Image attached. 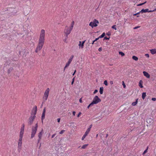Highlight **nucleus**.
<instances>
[{
	"label": "nucleus",
	"mask_w": 156,
	"mask_h": 156,
	"mask_svg": "<svg viewBox=\"0 0 156 156\" xmlns=\"http://www.w3.org/2000/svg\"><path fill=\"white\" fill-rule=\"evenodd\" d=\"M45 31L44 29H41L40 31L38 40L37 44L35 51L38 52L42 48L45 41Z\"/></svg>",
	"instance_id": "nucleus-1"
},
{
	"label": "nucleus",
	"mask_w": 156,
	"mask_h": 156,
	"mask_svg": "<svg viewBox=\"0 0 156 156\" xmlns=\"http://www.w3.org/2000/svg\"><path fill=\"white\" fill-rule=\"evenodd\" d=\"M37 107L35 106L32 109L31 114V116L29 119V123L31 124L32 123L34 119H35L36 116L35 115L37 113Z\"/></svg>",
	"instance_id": "nucleus-2"
},
{
	"label": "nucleus",
	"mask_w": 156,
	"mask_h": 156,
	"mask_svg": "<svg viewBox=\"0 0 156 156\" xmlns=\"http://www.w3.org/2000/svg\"><path fill=\"white\" fill-rule=\"evenodd\" d=\"M74 24V22L73 21L71 26L69 27L68 26H66L65 27V28L64 30V33L65 35L67 37L68 35L70 33L72 30L73 26Z\"/></svg>",
	"instance_id": "nucleus-3"
},
{
	"label": "nucleus",
	"mask_w": 156,
	"mask_h": 156,
	"mask_svg": "<svg viewBox=\"0 0 156 156\" xmlns=\"http://www.w3.org/2000/svg\"><path fill=\"white\" fill-rule=\"evenodd\" d=\"M99 23V22L98 20L94 19L93 21L90 23L89 25L92 28H93L94 27H97Z\"/></svg>",
	"instance_id": "nucleus-4"
},
{
	"label": "nucleus",
	"mask_w": 156,
	"mask_h": 156,
	"mask_svg": "<svg viewBox=\"0 0 156 156\" xmlns=\"http://www.w3.org/2000/svg\"><path fill=\"white\" fill-rule=\"evenodd\" d=\"M50 91V89L49 88H47L45 90L43 97V99L45 101H46L47 99L49 92Z\"/></svg>",
	"instance_id": "nucleus-5"
},
{
	"label": "nucleus",
	"mask_w": 156,
	"mask_h": 156,
	"mask_svg": "<svg viewBox=\"0 0 156 156\" xmlns=\"http://www.w3.org/2000/svg\"><path fill=\"white\" fill-rule=\"evenodd\" d=\"M101 101V100L100 98H99L98 96H95L94 98L93 101L91 102L92 104L94 105V104H96L98 103L99 102H100Z\"/></svg>",
	"instance_id": "nucleus-6"
},
{
	"label": "nucleus",
	"mask_w": 156,
	"mask_h": 156,
	"mask_svg": "<svg viewBox=\"0 0 156 156\" xmlns=\"http://www.w3.org/2000/svg\"><path fill=\"white\" fill-rule=\"evenodd\" d=\"M22 138H19L18 144V150L20 152L22 147Z\"/></svg>",
	"instance_id": "nucleus-7"
},
{
	"label": "nucleus",
	"mask_w": 156,
	"mask_h": 156,
	"mask_svg": "<svg viewBox=\"0 0 156 156\" xmlns=\"http://www.w3.org/2000/svg\"><path fill=\"white\" fill-rule=\"evenodd\" d=\"M37 130V127H33L32 129V132L31 138H32L34 137Z\"/></svg>",
	"instance_id": "nucleus-8"
},
{
	"label": "nucleus",
	"mask_w": 156,
	"mask_h": 156,
	"mask_svg": "<svg viewBox=\"0 0 156 156\" xmlns=\"http://www.w3.org/2000/svg\"><path fill=\"white\" fill-rule=\"evenodd\" d=\"M24 132V127H22L20 129V133L19 138H23Z\"/></svg>",
	"instance_id": "nucleus-9"
},
{
	"label": "nucleus",
	"mask_w": 156,
	"mask_h": 156,
	"mask_svg": "<svg viewBox=\"0 0 156 156\" xmlns=\"http://www.w3.org/2000/svg\"><path fill=\"white\" fill-rule=\"evenodd\" d=\"M143 73L144 76H145L147 78H150V75L147 72H146V71H143Z\"/></svg>",
	"instance_id": "nucleus-10"
},
{
	"label": "nucleus",
	"mask_w": 156,
	"mask_h": 156,
	"mask_svg": "<svg viewBox=\"0 0 156 156\" xmlns=\"http://www.w3.org/2000/svg\"><path fill=\"white\" fill-rule=\"evenodd\" d=\"M150 51L152 54L154 55L156 54V48L151 49Z\"/></svg>",
	"instance_id": "nucleus-11"
},
{
	"label": "nucleus",
	"mask_w": 156,
	"mask_h": 156,
	"mask_svg": "<svg viewBox=\"0 0 156 156\" xmlns=\"http://www.w3.org/2000/svg\"><path fill=\"white\" fill-rule=\"evenodd\" d=\"M148 9H142L140 11V12H141V13H142L144 12H148Z\"/></svg>",
	"instance_id": "nucleus-12"
},
{
	"label": "nucleus",
	"mask_w": 156,
	"mask_h": 156,
	"mask_svg": "<svg viewBox=\"0 0 156 156\" xmlns=\"http://www.w3.org/2000/svg\"><path fill=\"white\" fill-rule=\"evenodd\" d=\"M71 63L68 62L66 63L64 69V71L67 67L69 66Z\"/></svg>",
	"instance_id": "nucleus-13"
},
{
	"label": "nucleus",
	"mask_w": 156,
	"mask_h": 156,
	"mask_svg": "<svg viewBox=\"0 0 156 156\" xmlns=\"http://www.w3.org/2000/svg\"><path fill=\"white\" fill-rule=\"evenodd\" d=\"M74 57V55H72L70 58L69 59L68 62L71 63L72 61L73 60V59Z\"/></svg>",
	"instance_id": "nucleus-14"
},
{
	"label": "nucleus",
	"mask_w": 156,
	"mask_h": 156,
	"mask_svg": "<svg viewBox=\"0 0 156 156\" xmlns=\"http://www.w3.org/2000/svg\"><path fill=\"white\" fill-rule=\"evenodd\" d=\"M43 133V130H42L38 134V136L39 138H41L42 136V134Z\"/></svg>",
	"instance_id": "nucleus-15"
},
{
	"label": "nucleus",
	"mask_w": 156,
	"mask_h": 156,
	"mask_svg": "<svg viewBox=\"0 0 156 156\" xmlns=\"http://www.w3.org/2000/svg\"><path fill=\"white\" fill-rule=\"evenodd\" d=\"M143 81L142 80H140L139 83V86L140 88H143V86L142 85Z\"/></svg>",
	"instance_id": "nucleus-16"
},
{
	"label": "nucleus",
	"mask_w": 156,
	"mask_h": 156,
	"mask_svg": "<svg viewBox=\"0 0 156 156\" xmlns=\"http://www.w3.org/2000/svg\"><path fill=\"white\" fill-rule=\"evenodd\" d=\"M103 87H101L100 88V93L101 94H102L103 93Z\"/></svg>",
	"instance_id": "nucleus-17"
},
{
	"label": "nucleus",
	"mask_w": 156,
	"mask_h": 156,
	"mask_svg": "<svg viewBox=\"0 0 156 156\" xmlns=\"http://www.w3.org/2000/svg\"><path fill=\"white\" fill-rule=\"evenodd\" d=\"M90 127H89L86 130L85 134V135H87L89 133V131H90Z\"/></svg>",
	"instance_id": "nucleus-18"
},
{
	"label": "nucleus",
	"mask_w": 156,
	"mask_h": 156,
	"mask_svg": "<svg viewBox=\"0 0 156 156\" xmlns=\"http://www.w3.org/2000/svg\"><path fill=\"white\" fill-rule=\"evenodd\" d=\"M85 42V41H83L81 43V47L80 48L82 49L84 47V44Z\"/></svg>",
	"instance_id": "nucleus-19"
},
{
	"label": "nucleus",
	"mask_w": 156,
	"mask_h": 156,
	"mask_svg": "<svg viewBox=\"0 0 156 156\" xmlns=\"http://www.w3.org/2000/svg\"><path fill=\"white\" fill-rule=\"evenodd\" d=\"M146 93L143 92L142 94V98L143 99H144L146 96Z\"/></svg>",
	"instance_id": "nucleus-20"
},
{
	"label": "nucleus",
	"mask_w": 156,
	"mask_h": 156,
	"mask_svg": "<svg viewBox=\"0 0 156 156\" xmlns=\"http://www.w3.org/2000/svg\"><path fill=\"white\" fill-rule=\"evenodd\" d=\"M137 102H138V99H137L136 100V101L135 102L132 103V105L133 106L136 105L137 104Z\"/></svg>",
	"instance_id": "nucleus-21"
},
{
	"label": "nucleus",
	"mask_w": 156,
	"mask_h": 156,
	"mask_svg": "<svg viewBox=\"0 0 156 156\" xmlns=\"http://www.w3.org/2000/svg\"><path fill=\"white\" fill-rule=\"evenodd\" d=\"M132 58L135 61H137L138 60V58L135 56H133Z\"/></svg>",
	"instance_id": "nucleus-22"
},
{
	"label": "nucleus",
	"mask_w": 156,
	"mask_h": 156,
	"mask_svg": "<svg viewBox=\"0 0 156 156\" xmlns=\"http://www.w3.org/2000/svg\"><path fill=\"white\" fill-rule=\"evenodd\" d=\"M147 122H149L150 123L152 122H153V120L149 118L147 119Z\"/></svg>",
	"instance_id": "nucleus-23"
},
{
	"label": "nucleus",
	"mask_w": 156,
	"mask_h": 156,
	"mask_svg": "<svg viewBox=\"0 0 156 156\" xmlns=\"http://www.w3.org/2000/svg\"><path fill=\"white\" fill-rule=\"evenodd\" d=\"M105 35V33H103L99 37L100 38H102L104 37Z\"/></svg>",
	"instance_id": "nucleus-24"
},
{
	"label": "nucleus",
	"mask_w": 156,
	"mask_h": 156,
	"mask_svg": "<svg viewBox=\"0 0 156 156\" xmlns=\"http://www.w3.org/2000/svg\"><path fill=\"white\" fill-rule=\"evenodd\" d=\"M119 54L121 55L122 57L123 56L125 55L124 53L121 51H119Z\"/></svg>",
	"instance_id": "nucleus-25"
},
{
	"label": "nucleus",
	"mask_w": 156,
	"mask_h": 156,
	"mask_svg": "<svg viewBox=\"0 0 156 156\" xmlns=\"http://www.w3.org/2000/svg\"><path fill=\"white\" fill-rule=\"evenodd\" d=\"M88 146V144H84L83 145L81 148L83 149H85L86 148V147Z\"/></svg>",
	"instance_id": "nucleus-26"
},
{
	"label": "nucleus",
	"mask_w": 156,
	"mask_h": 156,
	"mask_svg": "<svg viewBox=\"0 0 156 156\" xmlns=\"http://www.w3.org/2000/svg\"><path fill=\"white\" fill-rule=\"evenodd\" d=\"M112 29H115V30H117V28H116V25H113V26H112Z\"/></svg>",
	"instance_id": "nucleus-27"
},
{
	"label": "nucleus",
	"mask_w": 156,
	"mask_h": 156,
	"mask_svg": "<svg viewBox=\"0 0 156 156\" xmlns=\"http://www.w3.org/2000/svg\"><path fill=\"white\" fill-rule=\"evenodd\" d=\"M45 115V114L42 113L41 116L42 120H43V119H44Z\"/></svg>",
	"instance_id": "nucleus-28"
},
{
	"label": "nucleus",
	"mask_w": 156,
	"mask_h": 156,
	"mask_svg": "<svg viewBox=\"0 0 156 156\" xmlns=\"http://www.w3.org/2000/svg\"><path fill=\"white\" fill-rule=\"evenodd\" d=\"M87 135H85V134H84L83 135V137H82V139H81V140H83L85 138V137H86V136H87Z\"/></svg>",
	"instance_id": "nucleus-29"
},
{
	"label": "nucleus",
	"mask_w": 156,
	"mask_h": 156,
	"mask_svg": "<svg viewBox=\"0 0 156 156\" xmlns=\"http://www.w3.org/2000/svg\"><path fill=\"white\" fill-rule=\"evenodd\" d=\"M104 84L106 86H107L108 84L107 81L106 80L104 81Z\"/></svg>",
	"instance_id": "nucleus-30"
},
{
	"label": "nucleus",
	"mask_w": 156,
	"mask_h": 156,
	"mask_svg": "<svg viewBox=\"0 0 156 156\" xmlns=\"http://www.w3.org/2000/svg\"><path fill=\"white\" fill-rule=\"evenodd\" d=\"M93 105L92 104V103L90 104L87 107V108H89L90 107L92 106Z\"/></svg>",
	"instance_id": "nucleus-31"
},
{
	"label": "nucleus",
	"mask_w": 156,
	"mask_h": 156,
	"mask_svg": "<svg viewBox=\"0 0 156 156\" xmlns=\"http://www.w3.org/2000/svg\"><path fill=\"white\" fill-rule=\"evenodd\" d=\"M67 38H68V36L67 37H66V36L65 38V39H64L63 40L66 43H67Z\"/></svg>",
	"instance_id": "nucleus-32"
},
{
	"label": "nucleus",
	"mask_w": 156,
	"mask_h": 156,
	"mask_svg": "<svg viewBox=\"0 0 156 156\" xmlns=\"http://www.w3.org/2000/svg\"><path fill=\"white\" fill-rule=\"evenodd\" d=\"M146 2H145L144 3L140 4L138 5L137 6H141V5L144 4H145Z\"/></svg>",
	"instance_id": "nucleus-33"
},
{
	"label": "nucleus",
	"mask_w": 156,
	"mask_h": 156,
	"mask_svg": "<svg viewBox=\"0 0 156 156\" xmlns=\"http://www.w3.org/2000/svg\"><path fill=\"white\" fill-rule=\"evenodd\" d=\"M148 148V147H147V149L146 150H145L144 151V152H143V154H145V153H146L147 152Z\"/></svg>",
	"instance_id": "nucleus-34"
},
{
	"label": "nucleus",
	"mask_w": 156,
	"mask_h": 156,
	"mask_svg": "<svg viewBox=\"0 0 156 156\" xmlns=\"http://www.w3.org/2000/svg\"><path fill=\"white\" fill-rule=\"evenodd\" d=\"M156 11V8H155L154 10H148V12H154V11Z\"/></svg>",
	"instance_id": "nucleus-35"
},
{
	"label": "nucleus",
	"mask_w": 156,
	"mask_h": 156,
	"mask_svg": "<svg viewBox=\"0 0 156 156\" xmlns=\"http://www.w3.org/2000/svg\"><path fill=\"white\" fill-rule=\"evenodd\" d=\"M140 27V26H137V27H134L133 28V29H136L139 28Z\"/></svg>",
	"instance_id": "nucleus-36"
},
{
	"label": "nucleus",
	"mask_w": 156,
	"mask_h": 156,
	"mask_svg": "<svg viewBox=\"0 0 156 156\" xmlns=\"http://www.w3.org/2000/svg\"><path fill=\"white\" fill-rule=\"evenodd\" d=\"M81 114L82 113L81 112H80L77 115V117H79L81 115Z\"/></svg>",
	"instance_id": "nucleus-37"
},
{
	"label": "nucleus",
	"mask_w": 156,
	"mask_h": 156,
	"mask_svg": "<svg viewBox=\"0 0 156 156\" xmlns=\"http://www.w3.org/2000/svg\"><path fill=\"white\" fill-rule=\"evenodd\" d=\"M65 131V130H62L59 133L60 134H62Z\"/></svg>",
	"instance_id": "nucleus-38"
},
{
	"label": "nucleus",
	"mask_w": 156,
	"mask_h": 156,
	"mask_svg": "<svg viewBox=\"0 0 156 156\" xmlns=\"http://www.w3.org/2000/svg\"><path fill=\"white\" fill-rule=\"evenodd\" d=\"M145 55L147 58H149V55L148 54H146Z\"/></svg>",
	"instance_id": "nucleus-39"
},
{
	"label": "nucleus",
	"mask_w": 156,
	"mask_h": 156,
	"mask_svg": "<svg viewBox=\"0 0 156 156\" xmlns=\"http://www.w3.org/2000/svg\"><path fill=\"white\" fill-rule=\"evenodd\" d=\"M81 41H80L79 42V44L78 45H79V46H80V47H81Z\"/></svg>",
	"instance_id": "nucleus-40"
},
{
	"label": "nucleus",
	"mask_w": 156,
	"mask_h": 156,
	"mask_svg": "<svg viewBox=\"0 0 156 156\" xmlns=\"http://www.w3.org/2000/svg\"><path fill=\"white\" fill-rule=\"evenodd\" d=\"M45 108H44L43 110L42 113L45 114Z\"/></svg>",
	"instance_id": "nucleus-41"
},
{
	"label": "nucleus",
	"mask_w": 156,
	"mask_h": 156,
	"mask_svg": "<svg viewBox=\"0 0 156 156\" xmlns=\"http://www.w3.org/2000/svg\"><path fill=\"white\" fill-rule=\"evenodd\" d=\"M98 92V90H95L94 92V94H95Z\"/></svg>",
	"instance_id": "nucleus-42"
},
{
	"label": "nucleus",
	"mask_w": 156,
	"mask_h": 156,
	"mask_svg": "<svg viewBox=\"0 0 156 156\" xmlns=\"http://www.w3.org/2000/svg\"><path fill=\"white\" fill-rule=\"evenodd\" d=\"M151 99L152 101H156V98H152Z\"/></svg>",
	"instance_id": "nucleus-43"
},
{
	"label": "nucleus",
	"mask_w": 156,
	"mask_h": 156,
	"mask_svg": "<svg viewBox=\"0 0 156 156\" xmlns=\"http://www.w3.org/2000/svg\"><path fill=\"white\" fill-rule=\"evenodd\" d=\"M109 38L107 37H105L104 38V40L106 39V40H109Z\"/></svg>",
	"instance_id": "nucleus-44"
},
{
	"label": "nucleus",
	"mask_w": 156,
	"mask_h": 156,
	"mask_svg": "<svg viewBox=\"0 0 156 156\" xmlns=\"http://www.w3.org/2000/svg\"><path fill=\"white\" fill-rule=\"evenodd\" d=\"M110 83L111 85L113 84V82L112 81H110Z\"/></svg>",
	"instance_id": "nucleus-45"
},
{
	"label": "nucleus",
	"mask_w": 156,
	"mask_h": 156,
	"mask_svg": "<svg viewBox=\"0 0 156 156\" xmlns=\"http://www.w3.org/2000/svg\"><path fill=\"white\" fill-rule=\"evenodd\" d=\"M123 87L124 88H125L126 86V85L125 84H124V82L123 81Z\"/></svg>",
	"instance_id": "nucleus-46"
},
{
	"label": "nucleus",
	"mask_w": 156,
	"mask_h": 156,
	"mask_svg": "<svg viewBox=\"0 0 156 156\" xmlns=\"http://www.w3.org/2000/svg\"><path fill=\"white\" fill-rule=\"evenodd\" d=\"M79 101L80 103H82L83 102L82 101V98H81L79 100Z\"/></svg>",
	"instance_id": "nucleus-47"
},
{
	"label": "nucleus",
	"mask_w": 156,
	"mask_h": 156,
	"mask_svg": "<svg viewBox=\"0 0 156 156\" xmlns=\"http://www.w3.org/2000/svg\"><path fill=\"white\" fill-rule=\"evenodd\" d=\"M75 114H76V112H75L73 111V116H75Z\"/></svg>",
	"instance_id": "nucleus-48"
},
{
	"label": "nucleus",
	"mask_w": 156,
	"mask_h": 156,
	"mask_svg": "<svg viewBox=\"0 0 156 156\" xmlns=\"http://www.w3.org/2000/svg\"><path fill=\"white\" fill-rule=\"evenodd\" d=\"M100 38L98 37V38H96L94 40V41H96L98 40Z\"/></svg>",
	"instance_id": "nucleus-49"
},
{
	"label": "nucleus",
	"mask_w": 156,
	"mask_h": 156,
	"mask_svg": "<svg viewBox=\"0 0 156 156\" xmlns=\"http://www.w3.org/2000/svg\"><path fill=\"white\" fill-rule=\"evenodd\" d=\"M60 118H58L57 119V121H58V122H59L60 121Z\"/></svg>",
	"instance_id": "nucleus-50"
},
{
	"label": "nucleus",
	"mask_w": 156,
	"mask_h": 156,
	"mask_svg": "<svg viewBox=\"0 0 156 156\" xmlns=\"http://www.w3.org/2000/svg\"><path fill=\"white\" fill-rule=\"evenodd\" d=\"M55 134H53L52 135L51 137L52 138H53L55 136Z\"/></svg>",
	"instance_id": "nucleus-51"
},
{
	"label": "nucleus",
	"mask_w": 156,
	"mask_h": 156,
	"mask_svg": "<svg viewBox=\"0 0 156 156\" xmlns=\"http://www.w3.org/2000/svg\"><path fill=\"white\" fill-rule=\"evenodd\" d=\"M101 50H102V49L101 48H100L98 49V50L100 51H101Z\"/></svg>",
	"instance_id": "nucleus-52"
},
{
	"label": "nucleus",
	"mask_w": 156,
	"mask_h": 156,
	"mask_svg": "<svg viewBox=\"0 0 156 156\" xmlns=\"http://www.w3.org/2000/svg\"><path fill=\"white\" fill-rule=\"evenodd\" d=\"M41 138H39L38 139V143H39V142H40V141L41 140Z\"/></svg>",
	"instance_id": "nucleus-53"
},
{
	"label": "nucleus",
	"mask_w": 156,
	"mask_h": 156,
	"mask_svg": "<svg viewBox=\"0 0 156 156\" xmlns=\"http://www.w3.org/2000/svg\"><path fill=\"white\" fill-rule=\"evenodd\" d=\"M76 72V70H75L74 72L73 73V76L74 75V74Z\"/></svg>",
	"instance_id": "nucleus-54"
},
{
	"label": "nucleus",
	"mask_w": 156,
	"mask_h": 156,
	"mask_svg": "<svg viewBox=\"0 0 156 156\" xmlns=\"http://www.w3.org/2000/svg\"><path fill=\"white\" fill-rule=\"evenodd\" d=\"M140 13H141V12H140H140H138L137 13H136V15H139V14Z\"/></svg>",
	"instance_id": "nucleus-55"
},
{
	"label": "nucleus",
	"mask_w": 156,
	"mask_h": 156,
	"mask_svg": "<svg viewBox=\"0 0 156 156\" xmlns=\"http://www.w3.org/2000/svg\"><path fill=\"white\" fill-rule=\"evenodd\" d=\"M95 42V41H94V40L93 41V42H92V44H94V43Z\"/></svg>",
	"instance_id": "nucleus-56"
},
{
	"label": "nucleus",
	"mask_w": 156,
	"mask_h": 156,
	"mask_svg": "<svg viewBox=\"0 0 156 156\" xmlns=\"http://www.w3.org/2000/svg\"><path fill=\"white\" fill-rule=\"evenodd\" d=\"M74 79H75V77H74V78H73V80H72V81H74Z\"/></svg>",
	"instance_id": "nucleus-57"
},
{
	"label": "nucleus",
	"mask_w": 156,
	"mask_h": 156,
	"mask_svg": "<svg viewBox=\"0 0 156 156\" xmlns=\"http://www.w3.org/2000/svg\"><path fill=\"white\" fill-rule=\"evenodd\" d=\"M74 81H72V82H71V84H72V85H73V83H74Z\"/></svg>",
	"instance_id": "nucleus-58"
},
{
	"label": "nucleus",
	"mask_w": 156,
	"mask_h": 156,
	"mask_svg": "<svg viewBox=\"0 0 156 156\" xmlns=\"http://www.w3.org/2000/svg\"><path fill=\"white\" fill-rule=\"evenodd\" d=\"M8 73H9V72H10V70H9V69L8 70Z\"/></svg>",
	"instance_id": "nucleus-59"
},
{
	"label": "nucleus",
	"mask_w": 156,
	"mask_h": 156,
	"mask_svg": "<svg viewBox=\"0 0 156 156\" xmlns=\"http://www.w3.org/2000/svg\"><path fill=\"white\" fill-rule=\"evenodd\" d=\"M136 15H137L136 13L133 14V16H136Z\"/></svg>",
	"instance_id": "nucleus-60"
},
{
	"label": "nucleus",
	"mask_w": 156,
	"mask_h": 156,
	"mask_svg": "<svg viewBox=\"0 0 156 156\" xmlns=\"http://www.w3.org/2000/svg\"><path fill=\"white\" fill-rule=\"evenodd\" d=\"M108 136V134H107L106 135V137H107Z\"/></svg>",
	"instance_id": "nucleus-61"
},
{
	"label": "nucleus",
	"mask_w": 156,
	"mask_h": 156,
	"mask_svg": "<svg viewBox=\"0 0 156 156\" xmlns=\"http://www.w3.org/2000/svg\"><path fill=\"white\" fill-rule=\"evenodd\" d=\"M139 15L137 16V17H139Z\"/></svg>",
	"instance_id": "nucleus-62"
}]
</instances>
